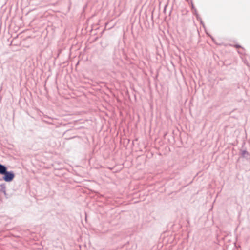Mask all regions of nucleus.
I'll list each match as a JSON object with an SVG mask.
<instances>
[{"label": "nucleus", "instance_id": "5", "mask_svg": "<svg viewBox=\"0 0 250 250\" xmlns=\"http://www.w3.org/2000/svg\"><path fill=\"white\" fill-rule=\"evenodd\" d=\"M190 2H191V8H192V10L195 9V7H194V5H193V3H192V1H190Z\"/></svg>", "mask_w": 250, "mask_h": 250}, {"label": "nucleus", "instance_id": "6", "mask_svg": "<svg viewBox=\"0 0 250 250\" xmlns=\"http://www.w3.org/2000/svg\"><path fill=\"white\" fill-rule=\"evenodd\" d=\"M235 47L236 48H240L241 47V46L238 45V44H237V45H235Z\"/></svg>", "mask_w": 250, "mask_h": 250}, {"label": "nucleus", "instance_id": "7", "mask_svg": "<svg viewBox=\"0 0 250 250\" xmlns=\"http://www.w3.org/2000/svg\"><path fill=\"white\" fill-rule=\"evenodd\" d=\"M193 10H194L193 13L195 14H197V10H196V9H195Z\"/></svg>", "mask_w": 250, "mask_h": 250}, {"label": "nucleus", "instance_id": "1", "mask_svg": "<svg viewBox=\"0 0 250 250\" xmlns=\"http://www.w3.org/2000/svg\"><path fill=\"white\" fill-rule=\"evenodd\" d=\"M3 175V179L7 182H10L12 181L15 177V174L12 171H6Z\"/></svg>", "mask_w": 250, "mask_h": 250}, {"label": "nucleus", "instance_id": "2", "mask_svg": "<svg viewBox=\"0 0 250 250\" xmlns=\"http://www.w3.org/2000/svg\"><path fill=\"white\" fill-rule=\"evenodd\" d=\"M241 157L245 158L247 160L250 159V153L247 151L246 149H242L240 150Z\"/></svg>", "mask_w": 250, "mask_h": 250}, {"label": "nucleus", "instance_id": "8", "mask_svg": "<svg viewBox=\"0 0 250 250\" xmlns=\"http://www.w3.org/2000/svg\"><path fill=\"white\" fill-rule=\"evenodd\" d=\"M187 1H189V0H187Z\"/></svg>", "mask_w": 250, "mask_h": 250}, {"label": "nucleus", "instance_id": "3", "mask_svg": "<svg viewBox=\"0 0 250 250\" xmlns=\"http://www.w3.org/2000/svg\"><path fill=\"white\" fill-rule=\"evenodd\" d=\"M7 170V167L1 164H0V174L3 175Z\"/></svg>", "mask_w": 250, "mask_h": 250}, {"label": "nucleus", "instance_id": "4", "mask_svg": "<svg viewBox=\"0 0 250 250\" xmlns=\"http://www.w3.org/2000/svg\"><path fill=\"white\" fill-rule=\"evenodd\" d=\"M0 191L5 196L7 195L5 184L3 183L0 185Z\"/></svg>", "mask_w": 250, "mask_h": 250}]
</instances>
